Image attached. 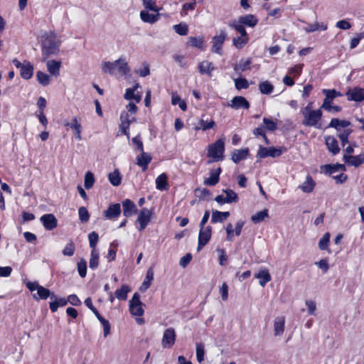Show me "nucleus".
<instances>
[{
  "label": "nucleus",
  "instance_id": "obj_54",
  "mask_svg": "<svg viewBox=\"0 0 364 364\" xmlns=\"http://www.w3.org/2000/svg\"><path fill=\"white\" fill-rule=\"evenodd\" d=\"M223 192L226 194L225 198L229 203L232 202H237L238 196L237 194L231 189L223 190Z\"/></svg>",
  "mask_w": 364,
  "mask_h": 364
},
{
  "label": "nucleus",
  "instance_id": "obj_18",
  "mask_svg": "<svg viewBox=\"0 0 364 364\" xmlns=\"http://www.w3.org/2000/svg\"><path fill=\"white\" fill-rule=\"evenodd\" d=\"M274 335L280 336L284 332L285 328V317L283 316H277L274 319Z\"/></svg>",
  "mask_w": 364,
  "mask_h": 364
},
{
  "label": "nucleus",
  "instance_id": "obj_45",
  "mask_svg": "<svg viewBox=\"0 0 364 364\" xmlns=\"http://www.w3.org/2000/svg\"><path fill=\"white\" fill-rule=\"evenodd\" d=\"M328 26L326 24H319L318 22H316L312 24H309L306 27L304 28V31L307 33H312L316 31H318V29H321L322 31L327 30Z\"/></svg>",
  "mask_w": 364,
  "mask_h": 364
},
{
  "label": "nucleus",
  "instance_id": "obj_6",
  "mask_svg": "<svg viewBox=\"0 0 364 364\" xmlns=\"http://www.w3.org/2000/svg\"><path fill=\"white\" fill-rule=\"evenodd\" d=\"M13 64L16 68L20 69V75L24 80H29L33 75V66L28 62L25 60L23 63H21L17 59L12 60Z\"/></svg>",
  "mask_w": 364,
  "mask_h": 364
},
{
  "label": "nucleus",
  "instance_id": "obj_37",
  "mask_svg": "<svg viewBox=\"0 0 364 364\" xmlns=\"http://www.w3.org/2000/svg\"><path fill=\"white\" fill-rule=\"evenodd\" d=\"M258 88L259 92L263 95H269L271 94L274 90V85L269 81L265 80L261 82L259 85Z\"/></svg>",
  "mask_w": 364,
  "mask_h": 364
},
{
  "label": "nucleus",
  "instance_id": "obj_62",
  "mask_svg": "<svg viewBox=\"0 0 364 364\" xmlns=\"http://www.w3.org/2000/svg\"><path fill=\"white\" fill-rule=\"evenodd\" d=\"M248 41L247 37H237L233 39V44L237 48H242Z\"/></svg>",
  "mask_w": 364,
  "mask_h": 364
},
{
  "label": "nucleus",
  "instance_id": "obj_59",
  "mask_svg": "<svg viewBox=\"0 0 364 364\" xmlns=\"http://www.w3.org/2000/svg\"><path fill=\"white\" fill-rule=\"evenodd\" d=\"M79 218L82 223H87L90 218V214L85 207H80L78 210Z\"/></svg>",
  "mask_w": 364,
  "mask_h": 364
},
{
  "label": "nucleus",
  "instance_id": "obj_51",
  "mask_svg": "<svg viewBox=\"0 0 364 364\" xmlns=\"http://www.w3.org/2000/svg\"><path fill=\"white\" fill-rule=\"evenodd\" d=\"M263 124L265 126V129L268 131L274 132L277 129V122L272 120V119L264 117Z\"/></svg>",
  "mask_w": 364,
  "mask_h": 364
},
{
  "label": "nucleus",
  "instance_id": "obj_63",
  "mask_svg": "<svg viewBox=\"0 0 364 364\" xmlns=\"http://www.w3.org/2000/svg\"><path fill=\"white\" fill-rule=\"evenodd\" d=\"M75 245L73 242H70L65 245L64 249L63 250V255L65 256H69L71 257L75 253Z\"/></svg>",
  "mask_w": 364,
  "mask_h": 364
},
{
  "label": "nucleus",
  "instance_id": "obj_38",
  "mask_svg": "<svg viewBox=\"0 0 364 364\" xmlns=\"http://www.w3.org/2000/svg\"><path fill=\"white\" fill-rule=\"evenodd\" d=\"M331 235L329 232H326L318 242V247L321 250H327L328 253H331V250L328 248L330 242Z\"/></svg>",
  "mask_w": 364,
  "mask_h": 364
},
{
  "label": "nucleus",
  "instance_id": "obj_36",
  "mask_svg": "<svg viewBox=\"0 0 364 364\" xmlns=\"http://www.w3.org/2000/svg\"><path fill=\"white\" fill-rule=\"evenodd\" d=\"M108 179L110 183L114 186H118L122 182V176L118 169H115L108 175Z\"/></svg>",
  "mask_w": 364,
  "mask_h": 364
},
{
  "label": "nucleus",
  "instance_id": "obj_61",
  "mask_svg": "<svg viewBox=\"0 0 364 364\" xmlns=\"http://www.w3.org/2000/svg\"><path fill=\"white\" fill-rule=\"evenodd\" d=\"M142 66V68L136 70L135 73L140 77H144L150 74V69L149 64L146 62L143 63Z\"/></svg>",
  "mask_w": 364,
  "mask_h": 364
},
{
  "label": "nucleus",
  "instance_id": "obj_15",
  "mask_svg": "<svg viewBox=\"0 0 364 364\" xmlns=\"http://www.w3.org/2000/svg\"><path fill=\"white\" fill-rule=\"evenodd\" d=\"M121 213V206L119 203L110 205L108 208L103 212L105 219L114 220L119 216Z\"/></svg>",
  "mask_w": 364,
  "mask_h": 364
},
{
  "label": "nucleus",
  "instance_id": "obj_8",
  "mask_svg": "<svg viewBox=\"0 0 364 364\" xmlns=\"http://www.w3.org/2000/svg\"><path fill=\"white\" fill-rule=\"evenodd\" d=\"M120 123L119 130L117 136L120 134L125 135L128 139L130 138L129 127L132 122L134 120V118L130 119L129 113L122 112L120 114Z\"/></svg>",
  "mask_w": 364,
  "mask_h": 364
},
{
  "label": "nucleus",
  "instance_id": "obj_48",
  "mask_svg": "<svg viewBox=\"0 0 364 364\" xmlns=\"http://www.w3.org/2000/svg\"><path fill=\"white\" fill-rule=\"evenodd\" d=\"M36 78L38 82L43 86H46L50 84V76L42 71H38L36 73Z\"/></svg>",
  "mask_w": 364,
  "mask_h": 364
},
{
  "label": "nucleus",
  "instance_id": "obj_19",
  "mask_svg": "<svg viewBox=\"0 0 364 364\" xmlns=\"http://www.w3.org/2000/svg\"><path fill=\"white\" fill-rule=\"evenodd\" d=\"M343 161L348 166L358 167L364 163V154H360L356 156H343Z\"/></svg>",
  "mask_w": 364,
  "mask_h": 364
},
{
  "label": "nucleus",
  "instance_id": "obj_47",
  "mask_svg": "<svg viewBox=\"0 0 364 364\" xmlns=\"http://www.w3.org/2000/svg\"><path fill=\"white\" fill-rule=\"evenodd\" d=\"M322 92L325 95L326 99L331 101H333L336 97L342 96V94L340 92L334 89H323L322 90Z\"/></svg>",
  "mask_w": 364,
  "mask_h": 364
},
{
  "label": "nucleus",
  "instance_id": "obj_26",
  "mask_svg": "<svg viewBox=\"0 0 364 364\" xmlns=\"http://www.w3.org/2000/svg\"><path fill=\"white\" fill-rule=\"evenodd\" d=\"M323 171L326 174L331 175L338 171H346V166L344 164H326L321 167Z\"/></svg>",
  "mask_w": 364,
  "mask_h": 364
},
{
  "label": "nucleus",
  "instance_id": "obj_39",
  "mask_svg": "<svg viewBox=\"0 0 364 364\" xmlns=\"http://www.w3.org/2000/svg\"><path fill=\"white\" fill-rule=\"evenodd\" d=\"M268 210L264 209L252 215L251 217V220L253 223L257 224L264 220L267 218H268Z\"/></svg>",
  "mask_w": 364,
  "mask_h": 364
},
{
  "label": "nucleus",
  "instance_id": "obj_34",
  "mask_svg": "<svg viewBox=\"0 0 364 364\" xmlns=\"http://www.w3.org/2000/svg\"><path fill=\"white\" fill-rule=\"evenodd\" d=\"M215 125V122L213 119L205 120L203 119H200L198 125L196 126L194 129L196 131L202 130L207 131L208 129H212Z\"/></svg>",
  "mask_w": 364,
  "mask_h": 364
},
{
  "label": "nucleus",
  "instance_id": "obj_27",
  "mask_svg": "<svg viewBox=\"0 0 364 364\" xmlns=\"http://www.w3.org/2000/svg\"><path fill=\"white\" fill-rule=\"evenodd\" d=\"M248 155H249V149L247 148L236 149L232 152V160L235 164H238L241 161L246 159L247 158Z\"/></svg>",
  "mask_w": 364,
  "mask_h": 364
},
{
  "label": "nucleus",
  "instance_id": "obj_43",
  "mask_svg": "<svg viewBox=\"0 0 364 364\" xmlns=\"http://www.w3.org/2000/svg\"><path fill=\"white\" fill-rule=\"evenodd\" d=\"M154 279V272L151 269H149L145 277L144 281L143 282L140 290L142 291H146L147 289L149 288L151 281Z\"/></svg>",
  "mask_w": 364,
  "mask_h": 364
},
{
  "label": "nucleus",
  "instance_id": "obj_17",
  "mask_svg": "<svg viewBox=\"0 0 364 364\" xmlns=\"http://www.w3.org/2000/svg\"><path fill=\"white\" fill-rule=\"evenodd\" d=\"M63 125L65 127H68L71 129V130H73L74 135L77 140L80 141L82 139V126L78 122L77 117H75L73 119L72 122H69L68 120H64Z\"/></svg>",
  "mask_w": 364,
  "mask_h": 364
},
{
  "label": "nucleus",
  "instance_id": "obj_13",
  "mask_svg": "<svg viewBox=\"0 0 364 364\" xmlns=\"http://www.w3.org/2000/svg\"><path fill=\"white\" fill-rule=\"evenodd\" d=\"M346 95L348 101L362 102L364 97V89L360 87L349 88Z\"/></svg>",
  "mask_w": 364,
  "mask_h": 364
},
{
  "label": "nucleus",
  "instance_id": "obj_24",
  "mask_svg": "<svg viewBox=\"0 0 364 364\" xmlns=\"http://www.w3.org/2000/svg\"><path fill=\"white\" fill-rule=\"evenodd\" d=\"M221 171L222 170L220 168L211 170L210 172V176L204 180L203 183L210 186H215L219 181Z\"/></svg>",
  "mask_w": 364,
  "mask_h": 364
},
{
  "label": "nucleus",
  "instance_id": "obj_58",
  "mask_svg": "<svg viewBox=\"0 0 364 364\" xmlns=\"http://www.w3.org/2000/svg\"><path fill=\"white\" fill-rule=\"evenodd\" d=\"M235 85L238 90L249 87V82L245 78L240 77L235 80Z\"/></svg>",
  "mask_w": 364,
  "mask_h": 364
},
{
  "label": "nucleus",
  "instance_id": "obj_25",
  "mask_svg": "<svg viewBox=\"0 0 364 364\" xmlns=\"http://www.w3.org/2000/svg\"><path fill=\"white\" fill-rule=\"evenodd\" d=\"M325 143L327 149L333 155H336L340 151L338 141L334 136H328L325 138Z\"/></svg>",
  "mask_w": 364,
  "mask_h": 364
},
{
  "label": "nucleus",
  "instance_id": "obj_2",
  "mask_svg": "<svg viewBox=\"0 0 364 364\" xmlns=\"http://www.w3.org/2000/svg\"><path fill=\"white\" fill-rule=\"evenodd\" d=\"M102 70L111 75L119 74L121 76L129 73L130 69L124 57H120L114 62L106 61L102 63Z\"/></svg>",
  "mask_w": 364,
  "mask_h": 364
},
{
  "label": "nucleus",
  "instance_id": "obj_46",
  "mask_svg": "<svg viewBox=\"0 0 364 364\" xmlns=\"http://www.w3.org/2000/svg\"><path fill=\"white\" fill-rule=\"evenodd\" d=\"M37 294L41 299H46L49 296H50L51 299L55 298V295L54 294H51L49 289L42 286H40L38 289Z\"/></svg>",
  "mask_w": 364,
  "mask_h": 364
},
{
  "label": "nucleus",
  "instance_id": "obj_21",
  "mask_svg": "<svg viewBox=\"0 0 364 364\" xmlns=\"http://www.w3.org/2000/svg\"><path fill=\"white\" fill-rule=\"evenodd\" d=\"M315 186V181L309 174H308L305 181L298 186V188L305 193H310L314 191Z\"/></svg>",
  "mask_w": 364,
  "mask_h": 364
},
{
  "label": "nucleus",
  "instance_id": "obj_31",
  "mask_svg": "<svg viewBox=\"0 0 364 364\" xmlns=\"http://www.w3.org/2000/svg\"><path fill=\"white\" fill-rule=\"evenodd\" d=\"M168 177L165 173L158 176L156 178V188L159 191H166L168 188V183L167 181Z\"/></svg>",
  "mask_w": 364,
  "mask_h": 364
},
{
  "label": "nucleus",
  "instance_id": "obj_5",
  "mask_svg": "<svg viewBox=\"0 0 364 364\" xmlns=\"http://www.w3.org/2000/svg\"><path fill=\"white\" fill-rule=\"evenodd\" d=\"M143 303L140 300V295L136 292L129 301V310L132 316L141 317L144 313Z\"/></svg>",
  "mask_w": 364,
  "mask_h": 364
},
{
  "label": "nucleus",
  "instance_id": "obj_10",
  "mask_svg": "<svg viewBox=\"0 0 364 364\" xmlns=\"http://www.w3.org/2000/svg\"><path fill=\"white\" fill-rule=\"evenodd\" d=\"M176 334L174 328L170 327L166 328L161 340V346L164 348H171L176 342Z\"/></svg>",
  "mask_w": 364,
  "mask_h": 364
},
{
  "label": "nucleus",
  "instance_id": "obj_9",
  "mask_svg": "<svg viewBox=\"0 0 364 364\" xmlns=\"http://www.w3.org/2000/svg\"><path fill=\"white\" fill-rule=\"evenodd\" d=\"M212 235L211 226L200 227L198 234V251H200L210 241Z\"/></svg>",
  "mask_w": 364,
  "mask_h": 364
},
{
  "label": "nucleus",
  "instance_id": "obj_22",
  "mask_svg": "<svg viewBox=\"0 0 364 364\" xmlns=\"http://www.w3.org/2000/svg\"><path fill=\"white\" fill-rule=\"evenodd\" d=\"M139 87V84L136 83L133 87L127 88L124 94V98L127 100H133L136 103H139L141 100V95L135 92Z\"/></svg>",
  "mask_w": 364,
  "mask_h": 364
},
{
  "label": "nucleus",
  "instance_id": "obj_29",
  "mask_svg": "<svg viewBox=\"0 0 364 364\" xmlns=\"http://www.w3.org/2000/svg\"><path fill=\"white\" fill-rule=\"evenodd\" d=\"M237 21L243 26H247L249 27H254L258 23L257 18L252 14L241 16L239 17Z\"/></svg>",
  "mask_w": 364,
  "mask_h": 364
},
{
  "label": "nucleus",
  "instance_id": "obj_53",
  "mask_svg": "<svg viewBox=\"0 0 364 364\" xmlns=\"http://www.w3.org/2000/svg\"><path fill=\"white\" fill-rule=\"evenodd\" d=\"M94 183H95L94 175L90 171L87 172L85 176V183H84L85 188L86 189L91 188L93 186Z\"/></svg>",
  "mask_w": 364,
  "mask_h": 364
},
{
  "label": "nucleus",
  "instance_id": "obj_57",
  "mask_svg": "<svg viewBox=\"0 0 364 364\" xmlns=\"http://www.w3.org/2000/svg\"><path fill=\"white\" fill-rule=\"evenodd\" d=\"M173 29L175 32L180 36H186L188 31V26L186 23L174 25Z\"/></svg>",
  "mask_w": 364,
  "mask_h": 364
},
{
  "label": "nucleus",
  "instance_id": "obj_30",
  "mask_svg": "<svg viewBox=\"0 0 364 364\" xmlns=\"http://www.w3.org/2000/svg\"><path fill=\"white\" fill-rule=\"evenodd\" d=\"M230 212H221L217 210H213L211 216V223H218L224 222L229 216Z\"/></svg>",
  "mask_w": 364,
  "mask_h": 364
},
{
  "label": "nucleus",
  "instance_id": "obj_35",
  "mask_svg": "<svg viewBox=\"0 0 364 364\" xmlns=\"http://www.w3.org/2000/svg\"><path fill=\"white\" fill-rule=\"evenodd\" d=\"M159 14H149L147 11H141L140 12V18L142 21L149 23H154L158 21Z\"/></svg>",
  "mask_w": 364,
  "mask_h": 364
},
{
  "label": "nucleus",
  "instance_id": "obj_32",
  "mask_svg": "<svg viewBox=\"0 0 364 364\" xmlns=\"http://www.w3.org/2000/svg\"><path fill=\"white\" fill-rule=\"evenodd\" d=\"M255 277L259 279V284L264 287L267 282L271 280V276L269 271L267 269H263L259 271L255 274Z\"/></svg>",
  "mask_w": 364,
  "mask_h": 364
},
{
  "label": "nucleus",
  "instance_id": "obj_40",
  "mask_svg": "<svg viewBox=\"0 0 364 364\" xmlns=\"http://www.w3.org/2000/svg\"><path fill=\"white\" fill-rule=\"evenodd\" d=\"M100 255L97 250H91L89 267L91 269H96L99 264Z\"/></svg>",
  "mask_w": 364,
  "mask_h": 364
},
{
  "label": "nucleus",
  "instance_id": "obj_56",
  "mask_svg": "<svg viewBox=\"0 0 364 364\" xmlns=\"http://www.w3.org/2000/svg\"><path fill=\"white\" fill-rule=\"evenodd\" d=\"M144 6L149 10L155 12H159V8L156 5L155 0H141Z\"/></svg>",
  "mask_w": 364,
  "mask_h": 364
},
{
  "label": "nucleus",
  "instance_id": "obj_28",
  "mask_svg": "<svg viewBox=\"0 0 364 364\" xmlns=\"http://www.w3.org/2000/svg\"><path fill=\"white\" fill-rule=\"evenodd\" d=\"M198 71L201 75H208L211 76V73L214 70L213 64L208 60H203L198 64Z\"/></svg>",
  "mask_w": 364,
  "mask_h": 364
},
{
  "label": "nucleus",
  "instance_id": "obj_33",
  "mask_svg": "<svg viewBox=\"0 0 364 364\" xmlns=\"http://www.w3.org/2000/svg\"><path fill=\"white\" fill-rule=\"evenodd\" d=\"M61 63L60 61L56 60H48L47 62V68L48 72L52 75L55 76L59 75L60 73V68Z\"/></svg>",
  "mask_w": 364,
  "mask_h": 364
},
{
  "label": "nucleus",
  "instance_id": "obj_55",
  "mask_svg": "<svg viewBox=\"0 0 364 364\" xmlns=\"http://www.w3.org/2000/svg\"><path fill=\"white\" fill-rule=\"evenodd\" d=\"M77 271L79 275L84 278L87 274V262L84 259H80V262H77Z\"/></svg>",
  "mask_w": 364,
  "mask_h": 364
},
{
  "label": "nucleus",
  "instance_id": "obj_44",
  "mask_svg": "<svg viewBox=\"0 0 364 364\" xmlns=\"http://www.w3.org/2000/svg\"><path fill=\"white\" fill-rule=\"evenodd\" d=\"M229 26L232 28L235 29L242 37H247V32L244 26L238 21H232L229 23Z\"/></svg>",
  "mask_w": 364,
  "mask_h": 364
},
{
  "label": "nucleus",
  "instance_id": "obj_23",
  "mask_svg": "<svg viewBox=\"0 0 364 364\" xmlns=\"http://www.w3.org/2000/svg\"><path fill=\"white\" fill-rule=\"evenodd\" d=\"M140 152L141 154L136 158V164L144 171L147 169L151 161V156L149 153L144 152V151Z\"/></svg>",
  "mask_w": 364,
  "mask_h": 364
},
{
  "label": "nucleus",
  "instance_id": "obj_64",
  "mask_svg": "<svg viewBox=\"0 0 364 364\" xmlns=\"http://www.w3.org/2000/svg\"><path fill=\"white\" fill-rule=\"evenodd\" d=\"M132 142L135 146L136 149H137L139 151H144L143 142L141 139V136L139 134H137L135 137L132 138Z\"/></svg>",
  "mask_w": 364,
  "mask_h": 364
},
{
  "label": "nucleus",
  "instance_id": "obj_7",
  "mask_svg": "<svg viewBox=\"0 0 364 364\" xmlns=\"http://www.w3.org/2000/svg\"><path fill=\"white\" fill-rule=\"evenodd\" d=\"M285 150L286 149L283 147H264L260 145L257 153V157L259 159H264L269 156L277 158L280 156Z\"/></svg>",
  "mask_w": 364,
  "mask_h": 364
},
{
  "label": "nucleus",
  "instance_id": "obj_11",
  "mask_svg": "<svg viewBox=\"0 0 364 364\" xmlns=\"http://www.w3.org/2000/svg\"><path fill=\"white\" fill-rule=\"evenodd\" d=\"M151 215L152 211L146 208H144L140 210L136 219V223L139 224V227L138 228L139 231H141L146 228L147 225L151 221Z\"/></svg>",
  "mask_w": 364,
  "mask_h": 364
},
{
  "label": "nucleus",
  "instance_id": "obj_4",
  "mask_svg": "<svg viewBox=\"0 0 364 364\" xmlns=\"http://www.w3.org/2000/svg\"><path fill=\"white\" fill-rule=\"evenodd\" d=\"M307 109H301V112L304 116L302 124L306 127H313L317 129L321 128L319 121L322 117L321 109H314L312 112H307Z\"/></svg>",
  "mask_w": 364,
  "mask_h": 364
},
{
  "label": "nucleus",
  "instance_id": "obj_1",
  "mask_svg": "<svg viewBox=\"0 0 364 364\" xmlns=\"http://www.w3.org/2000/svg\"><path fill=\"white\" fill-rule=\"evenodd\" d=\"M60 43V41L57 40V36L54 31L45 32L41 36L43 60H46L49 56L58 54Z\"/></svg>",
  "mask_w": 364,
  "mask_h": 364
},
{
  "label": "nucleus",
  "instance_id": "obj_49",
  "mask_svg": "<svg viewBox=\"0 0 364 364\" xmlns=\"http://www.w3.org/2000/svg\"><path fill=\"white\" fill-rule=\"evenodd\" d=\"M188 43L194 48H203V38L202 37H189Z\"/></svg>",
  "mask_w": 364,
  "mask_h": 364
},
{
  "label": "nucleus",
  "instance_id": "obj_16",
  "mask_svg": "<svg viewBox=\"0 0 364 364\" xmlns=\"http://www.w3.org/2000/svg\"><path fill=\"white\" fill-rule=\"evenodd\" d=\"M228 106L235 109L240 108L247 109L250 108V103L245 97L242 96H236L231 100Z\"/></svg>",
  "mask_w": 364,
  "mask_h": 364
},
{
  "label": "nucleus",
  "instance_id": "obj_3",
  "mask_svg": "<svg viewBox=\"0 0 364 364\" xmlns=\"http://www.w3.org/2000/svg\"><path fill=\"white\" fill-rule=\"evenodd\" d=\"M225 138L219 139L208 146L207 156L212 161H220L224 159Z\"/></svg>",
  "mask_w": 364,
  "mask_h": 364
},
{
  "label": "nucleus",
  "instance_id": "obj_52",
  "mask_svg": "<svg viewBox=\"0 0 364 364\" xmlns=\"http://www.w3.org/2000/svg\"><path fill=\"white\" fill-rule=\"evenodd\" d=\"M88 240H89L90 247H91L92 250H97L96 245L99 240L98 234L95 231L90 232L88 235Z\"/></svg>",
  "mask_w": 364,
  "mask_h": 364
},
{
  "label": "nucleus",
  "instance_id": "obj_60",
  "mask_svg": "<svg viewBox=\"0 0 364 364\" xmlns=\"http://www.w3.org/2000/svg\"><path fill=\"white\" fill-rule=\"evenodd\" d=\"M85 304L87 308H89L92 311V313L95 315L98 320H100V318H102V316L100 315L97 309L93 306L91 298L87 297L85 300Z\"/></svg>",
  "mask_w": 364,
  "mask_h": 364
},
{
  "label": "nucleus",
  "instance_id": "obj_14",
  "mask_svg": "<svg viewBox=\"0 0 364 364\" xmlns=\"http://www.w3.org/2000/svg\"><path fill=\"white\" fill-rule=\"evenodd\" d=\"M40 220L46 230H52L58 225L56 218L51 213L43 215Z\"/></svg>",
  "mask_w": 364,
  "mask_h": 364
},
{
  "label": "nucleus",
  "instance_id": "obj_42",
  "mask_svg": "<svg viewBox=\"0 0 364 364\" xmlns=\"http://www.w3.org/2000/svg\"><path fill=\"white\" fill-rule=\"evenodd\" d=\"M131 291L127 285H122V287L115 291L116 298L121 301H125L127 299V294Z\"/></svg>",
  "mask_w": 364,
  "mask_h": 364
},
{
  "label": "nucleus",
  "instance_id": "obj_41",
  "mask_svg": "<svg viewBox=\"0 0 364 364\" xmlns=\"http://www.w3.org/2000/svg\"><path fill=\"white\" fill-rule=\"evenodd\" d=\"M251 63L252 61L250 58L245 60L242 59L240 60L239 63L235 66L234 70L236 72H244L250 69Z\"/></svg>",
  "mask_w": 364,
  "mask_h": 364
},
{
  "label": "nucleus",
  "instance_id": "obj_50",
  "mask_svg": "<svg viewBox=\"0 0 364 364\" xmlns=\"http://www.w3.org/2000/svg\"><path fill=\"white\" fill-rule=\"evenodd\" d=\"M352 132L351 129H344L342 132H339L338 137L341 141L343 146H345V145L348 142V137Z\"/></svg>",
  "mask_w": 364,
  "mask_h": 364
},
{
  "label": "nucleus",
  "instance_id": "obj_20",
  "mask_svg": "<svg viewBox=\"0 0 364 364\" xmlns=\"http://www.w3.org/2000/svg\"><path fill=\"white\" fill-rule=\"evenodd\" d=\"M123 214L125 217L129 218L137 212V208L135 203L129 199L122 201Z\"/></svg>",
  "mask_w": 364,
  "mask_h": 364
},
{
  "label": "nucleus",
  "instance_id": "obj_12",
  "mask_svg": "<svg viewBox=\"0 0 364 364\" xmlns=\"http://www.w3.org/2000/svg\"><path fill=\"white\" fill-rule=\"evenodd\" d=\"M227 38L225 31L221 30L218 36H215L212 39L213 46L212 51L213 53L222 55V47Z\"/></svg>",
  "mask_w": 364,
  "mask_h": 364
}]
</instances>
